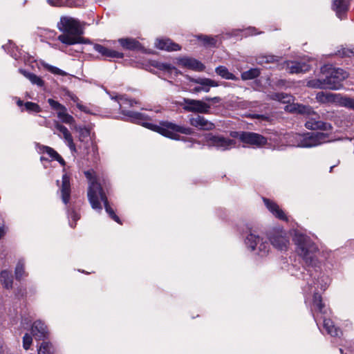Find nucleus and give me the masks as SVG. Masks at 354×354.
<instances>
[{
    "mask_svg": "<svg viewBox=\"0 0 354 354\" xmlns=\"http://www.w3.org/2000/svg\"><path fill=\"white\" fill-rule=\"evenodd\" d=\"M53 345L48 342H43L39 347L38 354H53Z\"/></svg>",
    "mask_w": 354,
    "mask_h": 354,
    "instance_id": "obj_39",
    "label": "nucleus"
},
{
    "mask_svg": "<svg viewBox=\"0 0 354 354\" xmlns=\"http://www.w3.org/2000/svg\"><path fill=\"white\" fill-rule=\"evenodd\" d=\"M329 140V134L322 132H312L306 134L300 140L299 147H313Z\"/></svg>",
    "mask_w": 354,
    "mask_h": 354,
    "instance_id": "obj_8",
    "label": "nucleus"
},
{
    "mask_svg": "<svg viewBox=\"0 0 354 354\" xmlns=\"http://www.w3.org/2000/svg\"><path fill=\"white\" fill-rule=\"evenodd\" d=\"M245 244L252 251L258 250V254L263 257L268 254L270 250V244L267 241H263V239L259 235L252 231L245 238Z\"/></svg>",
    "mask_w": 354,
    "mask_h": 354,
    "instance_id": "obj_6",
    "label": "nucleus"
},
{
    "mask_svg": "<svg viewBox=\"0 0 354 354\" xmlns=\"http://www.w3.org/2000/svg\"><path fill=\"white\" fill-rule=\"evenodd\" d=\"M84 175L89 182L87 196L92 208L95 210H102V207L100 199L103 202L105 210L109 216L116 223L122 224L120 218L115 214L114 210L110 206L106 194L102 185L98 182L95 171L93 170H88L84 171Z\"/></svg>",
    "mask_w": 354,
    "mask_h": 354,
    "instance_id": "obj_2",
    "label": "nucleus"
},
{
    "mask_svg": "<svg viewBox=\"0 0 354 354\" xmlns=\"http://www.w3.org/2000/svg\"><path fill=\"white\" fill-rule=\"evenodd\" d=\"M270 243L277 250H287L289 245V236L283 229H273L268 234Z\"/></svg>",
    "mask_w": 354,
    "mask_h": 354,
    "instance_id": "obj_7",
    "label": "nucleus"
},
{
    "mask_svg": "<svg viewBox=\"0 0 354 354\" xmlns=\"http://www.w3.org/2000/svg\"><path fill=\"white\" fill-rule=\"evenodd\" d=\"M156 46L160 49L167 51H177L181 49L179 44L174 42L170 39H157Z\"/></svg>",
    "mask_w": 354,
    "mask_h": 354,
    "instance_id": "obj_21",
    "label": "nucleus"
},
{
    "mask_svg": "<svg viewBox=\"0 0 354 354\" xmlns=\"http://www.w3.org/2000/svg\"><path fill=\"white\" fill-rule=\"evenodd\" d=\"M189 124L201 131H212L215 129V124L213 122L200 115L190 118Z\"/></svg>",
    "mask_w": 354,
    "mask_h": 354,
    "instance_id": "obj_14",
    "label": "nucleus"
},
{
    "mask_svg": "<svg viewBox=\"0 0 354 354\" xmlns=\"http://www.w3.org/2000/svg\"><path fill=\"white\" fill-rule=\"evenodd\" d=\"M197 38L203 42L205 47H215L216 45L217 39L214 37L200 35L197 36Z\"/></svg>",
    "mask_w": 354,
    "mask_h": 354,
    "instance_id": "obj_31",
    "label": "nucleus"
},
{
    "mask_svg": "<svg viewBox=\"0 0 354 354\" xmlns=\"http://www.w3.org/2000/svg\"><path fill=\"white\" fill-rule=\"evenodd\" d=\"M69 96L71 100H73L74 102H77V101L79 100V98L74 94L70 95Z\"/></svg>",
    "mask_w": 354,
    "mask_h": 354,
    "instance_id": "obj_57",
    "label": "nucleus"
},
{
    "mask_svg": "<svg viewBox=\"0 0 354 354\" xmlns=\"http://www.w3.org/2000/svg\"><path fill=\"white\" fill-rule=\"evenodd\" d=\"M49 5L57 7L71 6L72 0H47Z\"/></svg>",
    "mask_w": 354,
    "mask_h": 354,
    "instance_id": "obj_40",
    "label": "nucleus"
},
{
    "mask_svg": "<svg viewBox=\"0 0 354 354\" xmlns=\"http://www.w3.org/2000/svg\"><path fill=\"white\" fill-rule=\"evenodd\" d=\"M16 103H17V106L19 107L24 106V104H25L24 102V101L21 100L20 98H17Z\"/></svg>",
    "mask_w": 354,
    "mask_h": 354,
    "instance_id": "obj_56",
    "label": "nucleus"
},
{
    "mask_svg": "<svg viewBox=\"0 0 354 354\" xmlns=\"http://www.w3.org/2000/svg\"><path fill=\"white\" fill-rule=\"evenodd\" d=\"M44 67L49 72H50L53 74L59 75H62V76H64L66 75V72H64V71H62L55 66H50L49 64H46V65H44Z\"/></svg>",
    "mask_w": 354,
    "mask_h": 354,
    "instance_id": "obj_42",
    "label": "nucleus"
},
{
    "mask_svg": "<svg viewBox=\"0 0 354 354\" xmlns=\"http://www.w3.org/2000/svg\"><path fill=\"white\" fill-rule=\"evenodd\" d=\"M240 141L243 144L257 148L263 147L268 144L267 138L259 133L250 131H242Z\"/></svg>",
    "mask_w": 354,
    "mask_h": 354,
    "instance_id": "obj_10",
    "label": "nucleus"
},
{
    "mask_svg": "<svg viewBox=\"0 0 354 354\" xmlns=\"http://www.w3.org/2000/svg\"><path fill=\"white\" fill-rule=\"evenodd\" d=\"M263 203L268 209L278 219L288 221V217L285 212L279 207V206L274 201L263 198Z\"/></svg>",
    "mask_w": 354,
    "mask_h": 354,
    "instance_id": "obj_16",
    "label": "nucleus"
},
{
    "mask_svg": "<svg viewBox=\"0 0 354 354\" xmlns=\"http://www.w3.org/2000/svg\"><path fill=\"white\" fill-rule=\"evenodd\" d=\"M337 16L342 19L345 17L349 7V0H335L333 5Z\"/></svg>",
    "mask_w": 354,
    "mask_h": 354,
    "instance_id": "obj_22",
    "label": "nucleus"
},
{
    "mask_svg": "<svg viewBox=\"0 0 354 354\" xmlns=\"http://www.w3.org/2000/svg\"><path fill=\"white\" fill-rule=\"evenodd\" d=\"M56 183H57V185H59V180H57Z\"/></svg>",
    "mask_w": 354,
    "mask_h": 354,
    "instance_id": "obj_63",
    "label": "nucleus"
},
{
    "mask_svg": "<svg viewBox=\"0 0 354 354\" xmlns=\"http://www.w3.org/2000/svg\"><path fill=\"white\" fill-rule=\"evenodd\" d=\"M242 133V131H231L230 136L233 138H238L240 140V136Z\"/></svg>",
    "mask_w": 354,
    "mask_h": 354,
    "instance_id": "obj_50",
    "label": "nucleus"
},
{
    "mask_svg": "<svg viewBox=\"0 0 354 354\" xmlns=\"http://www.w3.org/2000/svg\"><path fill=\"white\" fill-rule=\"evenodd\" d=\"M77 108H78L80 110H81V111H84V106H82V105H81V104H77Z\"/></svg>",
    "mask_w": 354,
    "mask_h": 354,
    "instance_id": "obj_59",
    "label": "nucleus"
},
{
    "mask_svg": "<svg viewBox=\"0 0 354 354\" xmlns=\"http://www.w3.org/2000/svg\"><path fill=\"white\" fill-rule=\"evenodd\" d=\"M64 174L62 178V183L59 187L60 196L63 203L67 205L71 199V176L66 172V169H63Z\"/></svg>",
    "mask_w": 354,
    "mask_h": 354,
    "instance_id": "obj_12",
    "label": "nucleus"
},
{
    "mask_svg": "<svg viewBox=\"0 0 354 354\" xmlns=\"http://www.w3.org/2000/svg\"><path fill=\"white\" fill-rule=\"evenodd\" d=\"M115 100L119 103L121 113L124 116L128 117L130 122L141 124L167 138L173 140H180V136L178 134V133L185 135H192L194 133V130L190 127L180 126L168 121H161L159 124L149 122H147L149 118L146 115L139 112L126 110L127 107H132L138 104L137 101L128 99L124 95L116 96Z\"/></svg>",
    "mask_w": 354,
    "mask_h": 354,
    "instance_id": "obj_1",
    "label": "nucleus"
},
{
    "mask_svg": "<svg viewBox=\"0 0 354 354\" xmlns=\"http://www.w3.org/2000/svg\"><path fill=\"white\" fill-rule=\"evenodd\" d=\"M183 109L187 112L209 113L211 105L202 100L183 98Z\"/></svg>",
    "mask_w": 354,
    "mask_h": 354,
    "instance_id": "obj_9",
    "label": "nucleus"
},
{
    "mask_svg": "<svg viewBox=\"0 0 354 354\" xmlns=\"http://www.w3.org/2000/svg\"><path fill=\"white\" fill-rule=\"evenodd\" d=\"M71 218L74 220V221H77L80 219V216L75 211H72L71 213Z\"/></svg>",
    "mask_w": 354,
    "mask_h": 354,
    "instance_id": "obj_52",
    "label": "nucleus"
},
{
    "mask_svg": "<svg viewBox=\"0 0 354 354\" xmlns=\"http://www.w3.org/2000/svg\"><path fill=\"white\" fill-rule=\"evenodd\" d=\"M335 167V165H333V166H331V167H330V171H329L330 173H331V172H333V169H334V167Z\"/></svg>",
    "mask_w": 354,
    "mask_h": 354,
    "instance_id": "obj_61",
    "label": "nucleus"
},
{
    "mask_svg": "<svg viewBox=\"0 0 354 354\" xmlns=\"http://www.w3.org/2000/svg\"><path fill=\"white\" fill-rule=\"evenodd\" d=\"M31 333L36 339H44L48 335L47 327L41 320H37L32 326Z\"/></svg>",
    "mask_w": 354,
    "mask_h": 354,
    "instance_id": "obj_19",
    "label": "nucleus"
},
{
    "mask_svg": "<svg viewBox=\"0 0 354 354\" xmlns=\"http://www.w3.org/2000/svg\"><path fill=\"white\" fill-rule=\"evenodd\" d=\"M158 68L160 70L165 71H167L169 73H172L174 71H177V69L174 66H173L170 64H167V63H161V64H160L158 66Z\"/></svg>",
    "mask_w": 354,
    "mask_h": 354,
    "instance_id": "obj_43",
    "label": "nucleus"
},
{
    "mask_svg": "<svg viewBox=\"0 0 354 354\" xmlns=\"http://www.w3.org/2000/svg\"><path fill=\"white\" fill-rule=\"evenodd\" d=\"M290 95H288L283 93H275L271 96V98L274 100H277L283 103L289 102L290 100Z\"/></svg>",
    "mask_w": 354,
    "mask_h": 354,
    "instance_id": "obj_38",
    "label": "nucleus"
},
{
    "mask_svg": "<svg viewBox=\"0 0 354 354\" xmlns=\"http://www.w3.org/2000/svg\"><path fill=\"white\" fill-rule=\"evenodd\" d=\"M287 70L290 74L305 73L310 70V66L303 62H288L287 63Z\"/></svg>",
    "mask_w": 354,
    "mask_h": 354,
    "instance_id": "obj_18",
    "label": "nucleus"
},
{
    "mask_svg": "<svg viewBox=\"0 0 354 354\" xmlns=\"http://www.w3.org/2000/svg\"><path fill=\"white\" fill-rule=\"evenodd\" d=\"M261 74V71L257 68H250L248 71L241 73V79L243 80H250L258 77Z\"/></svg>",
    "mask_w": 354,
    "mask_h": 354,
    "instance_id": "obj_30",
    "label": "nucleus"
},
{
    "mask_svg": "<svg viewBox=\"0 0 354 354\" xmlns=\"http://www.w3.org/2000/svg\"><path fill=\"white\" fill-rule=\"evenodd\" d=\"M15 279L18 281H20L25 277L26 272L24 268V263L23 261H19L15 270Z\"/></svg>",
    "mask_w": 354,
    "mask_h": 354,
    "instance_id": "obj_32",
    "label": "nucleus"
},
{
    "mask_svg": "<svg viewBox=\"0 0 354 354\" xmlns=\"http://www.w3.org/2000/svg\"><path fill=\"white\" fill-rule=\"evenodd\" d=\"M206 141L208 145L212 147H215L222 151L229 150L234 147L235 140L230 138H225L222 136H215L209 133L205 137Z\"/></svg>",
    "mask_w": 354,
    "mask_h": 354,
    "instance_id": "obj_11",
    "label": "nucleus"
},
{
    "mask_svg": "<svg viewBox=\"0 0 354 354\" xmlns=\"http://www.w3.org/2000/svg\"><path fill=\"white\" fill-rule=\"evenodd\" d=\"M0 279L2 284L6 289L12 288L13 277L11 272L8 270H3L0 273Z\"/></svg>",
    "mask_w": 354,
    "mask_h": 354,
    "instance_id": "obj_25",
    "label": "nucleus"
},
{
    "mask_svg": "<svg viewBox=\"0 0 354 354\" xmlns=\"http://www.w3.org/2000/svg\"><path fill=\"white\" fill-rule=\"evenodd\" d=\"M6 228L4 225L0 226V240L6 235Z\"/></svg>",
    "mask_w": 354,
    "mask_h": 354,
    "instance_id": "obj_51",
    "label": "nucleus"
},
{
    "mask_svg": "<svg viewBox=\"0 0 354 354\" xmlns=\"http://www.w3.org/2000/svg\"><path fill=\"white\" fill-rule=\"evenodd\" d=\"M324 328L326 329V332L333 337H336L339 335V333L340 332L339 329L336 328L333 322L330 319H324L323 321Z\"/></svg>",
    "mask_w": 354,
    "mask_h": 354,
    "instance_id": "obj_27",
    "label": "nucleus"
},
{
    "mask_svg": "<svg viewBox=\"0 0 354 354\" xmlns=\"http://www.w3.org/2000/svg\"><path fill=\"white\" fill-rule=\"evenodd\" d=\"M319 115H310L305 123V127L310 130H322L330 131L332 126L330 123L323 122L319 120Z\"/></svg>",
    "mask_w": 354,
    "mask_h": 354,
    "instance_id": "obj_13",
    "label": "nucleus"
},
{
    "mask_svg": "<svg viewBox=\"0 0 354 354\" xmlns=\"http://www.w3.org/2000/svg\"><path fill=\"white\" fill-rule=\"evenodd\" d=\"M339 102L342 106L354 110V98L346 96L341 97Z\"/></svg>",
    "mask_w": 354,
    "mask_h": 354,
    "instance_id": "obj_35",
    "label": "nucleus"
},
{
    "mask_svg": "<svg viewBox=\"0 0 354 354\" xmlns=\"http://www.w3.org/2000/svg\"><path fill=\"white\" fill-rule=\"evenodd\" d=\"M216 73L221 76L222 78L225 80H230L236 81L239 78L235 76L233 73L230 72L228 69L224 66H219L215 69Z\"/></svg>",
    "mask_w": 354,
    "mask_h": 354,
    "instance_id": "obj_26",
    "label": "nucleus"
},
{
    "mask_svg": "<svg viewBox=\"0 0 354 354\" xmlns=\"http://www.w3.org/2000/svg\"><path fill=\"white\" fill-rule=\"evenodd\" d=\"M321 72L322 76L308 81V86L314 88L338 90L342 86V82L348 77L344 70L326 66L322 68Z\"/></svg>",
    "mask_w": 354,
    "mask_h": 354,
    "instance_id": "obj_3",
    "label": "nucleus"
},
{
    "mask_svg": "<svg viewBox=\"0 0 354 354\" xmlns=\"http://www.w3.org/2000/svg\"><path fill=\"white\" fill-rule=\"evenodd\" d=\"M205 100L207 102H212L213 103H218L221 102V99L219 97H206L205 98Z\"/></svg>",
    "mask_w": 354,
    "mask_h": 354,
    "instance_id": "obj_48",
    "label": "nucleus"
},
{
    "mask_svg": "<svg viewBox=\"0 0 354 354\" xmlns=\"http://www.w3.org/2000/svg\"><path fill=\"white\" fill-rule=\"evenodd\" d=\"M339 351L342 354H343V350L342 348H339Z\"/></svg>",
    "mask_w": 354,
    "mask_h": 354,
    "instance_id": "obj_62",
    "label": "nucleus"
},
{
    "mask_svg": "<svg viewBox=\"0 0 354 354\" xmlns=\"http://www.w3.org/2000/svg\"><path fill=\"white\" fill-rule=\"evenodd\" d=\"M40 160H41V161H48V159L45 158V157H44V156H41L40 158Z\"/></svg>",
    "mask_w": 354,
    "mask_h": 354,
    "instance_id": "obj_60",
    "label": "nucleus"
},
{
    "mask_svg": "<svg viewBox=\"0 0 354 354\" xmlns=\"http://www.w3.org/2000/svg\"><path fill=\"white\" fill-rule=\"evenodd\" d=\"M187 79L194 83L201 85V89L203 91L209 92L210 87H216L218 86V84L215 80H213L209 78H194L189 76H187Z\"/></svg>",
    "mask_w": 354,
    "mask_h": 354,
    "instance_id": "obj_20",
    "label": "nucleus"
},
{
    "mask_svg": "<svg viewBox=\"0 0 354 354\" xmlns=\"http://www.w3.org/2000/svg\"><path fill=\"white\" fill-rule=\"evenodd\" d=\"M59 30L64 32L58 36V40L66 45L75 44H87L89 40L80 37L83 34V29L80 21L70 17H62L57 24Z\"/></svg>",
    "mask_w": 354,
    "mask_h": 354,
    "instance_id": "obj_4",
    "label": "nucleus"
},
{
    "mask_svg": "<svg viewBox=\"0 0 354 354\" xmlns=\"http://www.w3.org/2000/svg\"><path fill=\"white\" fill-rule=\"evenodd\" d=\"M118 42L125 50H138L142 48L141 44L133 38H121L118 39Z\"/></svg>",
    "mask_w": 354,
    "mask_h": 354,
    "instance_id": "obj_24",
    "label": "nucleus"
},
{
    "mask_svg": "<svg viewBox=\"0 0 354 354\" xmlns=\"http://www.w3.org/2000/svg\"><path fill=\"white\" fill-rule=\"evenodd\" d=\"M20 71L26 78H28L31 82L32 84H36L39 87H41L44 85V80L37 75L24 70H20Z\"/></svg>",
    "mask_w": 354,
    "mask_h": 354,
    "instance_id": "obj_28",
    "label": "nucleus"
},
{
    "mask_svg": "<svg viewBox=\"0 0 354 354\" xmlns=\"http://www.w3.org/2000/svg\"><path fill=\"white\" fill-rule=\"evenodd\" d=\"M57 117L64 122L68 124H73L75 120L74 118L67 113V111L64 113H57Z\"/></svg>",
    "mask_w": 354,
    "mask_h": 354,
    "instance_id": "obj_37",
    "label": "nucleus"
},
{
    "mask_svg": "<svg viewBox=\"0 0 354 354\" xmlns=\"http://www.w3.org/2000/svg\"><path fill=\"white\" fill-rule=\"evenodd\" d=\"M48 103L50 106L51 109L56 111L57 108L62 107V104H60L59 102L55 101V100L52 98H49L48 100Z\"/></svg>",
    "mask_w": 354,
    "mask_h": 354,
    "instance_id": "obj_46",
    "label": "nucleus"
},
{
    "mask_svg": "<svg viewBox=\"0 0 354 354\" xmlns=\"http://www.w3.org/2000/svg\"><path fill=\"white\" fill-rule=\"evenodd\" d=\"M55 160H57L63 167L66 165L65 160L62 158V157L60 155Z\"/></svg>",
    "mask_w": 354,
    "mask_h": 354,
    "instance_id": "obj_53",
    "label": "nucleus"
},
{
    "mask_svg": "<svg viewBox=\"0 0 354 354\" xmlns=\"http://www.w3.org/2000/svg\"><path fill=\"white\" fill-rule=\"evenodd\" d=\"M298 254L302 257L307 267H316L317 259L315 253L318 249L311 239L302 234H296L294 238Z\"/></svg>",
    "mask_w": 354,
    "mask_h": 354,
    "instance_id": "obj_5",
    "label": "nucleus"
},
{
    "mask_svg": "<svg viewBox=\"0 0 354 354\" xmlns=\"http://www.w3.org/2000/svg\"><path fill=\"white\" fill-rule=\"evenodd\" d=\"M313 303L314 307L320 313H325V304L322 302V297L319 292H314Z\"/></svg>",
    "mask_w": 354,
    "mask_h": 354,
    "instance_id": "obj_29",
    "label": "nucleus"
},
{
    "mask_svg": "<svg viewBox=\"0 0 354 354\" xmlns=\"http://www.w3.org/2000/svg\"><path fill=\"white\" fill-rule=\"evenodd\" d=\"M32 342V338L31 335L28 333H26L23 337V347L25 350L29 349L31 344Z\"/></svg>",
    "mask_w": 354,
    "mask_h": 354,
    "instance_id": "obj_44",
    "label": "nucleus"
},
{
    "mask_svg": "<svg viewBox=\"0 0 354 354\" xmlns=\"http://www.w3.org/2000/svg\"><path fill=\"white\" fill-rule=\"evenodd\" d=\"M335 95L332 93H325L323 91L317 94L316 98L319 102L322 103L329 102L334 100Z\"/></svg>",
    "mask_w": 354,
    "mask_h": 354,
    "instance_id": "obj_33",
    "label": "nucleus"
},
{
    "mask_svg": "<svg viewBox=\"0 0 354 354\" xmlns=\"http://www.w3.org/2000/svg\"><path fill=\"white\" fill-rule=\"evenodd\" d=\"M25 110L29 113H39L41 109L37 103L32 102H26L24 104Z\"/></svg>",
    "mask_w": 354,
    "mask_h": 354,
    "instance_id": "obj_36",
    "label": "nucleus"
},
{
    "mask_svg": "<svg viewBox=\"0 0 354 354\" xmlns=\"http://www.w3.org/2000/svg\"><path fill=\"white\" fill-rule=\"evenodd\" d=\"M248 30L250 31L251 35H257L260 32H257V29L254 27H250L248 28Z\"/></svg>",
    "mask_w": 354,
    "mask_h": 354,
    "instance_id": "obj_55",
    "label": "nucleus"
},
{
    "mask_svg": "<svg viewBox=\"0 0 354 354\" xmlns=\"http://www.w3.org/2000/svg\"><path fill=\"white\" fill-rule=\"evenodd\" d=\"M66 111H67V109H66V106H64L63 104H62V107L57 108V109L56 110L57 113H64Z\"/></svg>",
    "mask_w": 354,
    "mask_h": 354,
    "instance_id": "obj_54",
    "label": "nucleus"
},
{
    "mask_svg": "<svg viewBox=\"0 0 354 354\" xmlns=\"http://www.w3.org/2000/svg\"><path fill=\"white\" fill-rule=\"evenodd\" d=\"M178 63L179 65L185 68L198 72L204 71L205 68L204 64H202L201 62L194 58L191 57L180 58L178 60Z\"/></svg>",
    "mask_w": 354,
    "mask_h": 354,
    "instance_id": "obj_17",
    "label": "nucleus"
},
{
    "mask_svg": "<svg viewBox=\"0 0 354 354\" xmlns=\"http://www.w3.org/2000/svg\"><path fill=\"white\" fill-rule=\"evenodd\" d=\"M55 128L62 133L63 138L67 142L68 146L72 151H76L75 145L73 142V139L71 133L68 129L64 125L59 122L55 123Z\"/></svg>",
    "mask_w": 354,
    "mask_h": 354,
    "instance_id": "obj_23",
    "label": "nucleus"
},
{
    "mask_svg": "<svg viewBox=\"0 0 354 354\" xmlns=\"http://www.w3.org/2000/svg\"><path fill=\"white\" fill-rule=\"evenodd\" d=\"M265 62L266 63H273L277 61V57L274 55H268L265 57Z\"/></svg>",
    "mask_w": 354,
    "mask_h": 354,
    "instance_id": "obj_49",
    "label": "nucleus"
},
{
    "mask_svg": "<svg viewBox=\"0 0 354 354\" xmlns=\"http://www.w3.org/2000/svg\"><path fill=\"white\" fill-rule=\"evenodd\" d=\"M41 149L43 152L46 153L53 160H56L57 158L59 156V154L54 149L48 146H42Z\"/></svg>",
    "mask_w": 354,
    "mask_h": 354,
    "instance_id": "obj_41",
    "label": "nucleus"
},
{
    "mask_svg": "<svg viewBox=\"0 0 354 354\" xmlns=\"http://www.w3.org/2000/svg\"><path fill=\"white\" fill-rule=\"evenodd\" d=\"M339 55L342 57H351L354 55V48L348 49V48H342L341 50H339Z\"/></svg>",
    "mask_w": 354,
    "mask_h": 354,
    "instance_id": "obj_45",
    "label": "nucleus"
},
{
    "mask_svg": "<svg viewBox=\"0 0 354 354\" xmlns=\"http://www.w3.org/2000/svg\"><path fill=\"white\" fill-rule=\"evenodd\" d=\"M295 109L299 113L306 114L308 117H310L311 115L317 116V113L314 112L312 108L309 106L297 104V106L295 108Z\"/></svg>",
    "mask_w": 354,
    "mask_h": 354,
    "instance_id": "obj_34",
    "label": "nucleus"
},
{
    "mask_svg": "<svg viewBox=\"0 0 354 354\" xmlns=\"http://www.w3.org/2000/svg\"><path fill=\"white\" fill-rule=\"evenodd\" d=\"M201 91H202L201 85H200L198 86H196L193 88V92H194V93H199Z\"/></svg>",
    "mask_w": 354,
    "mask_h": 354,
    "instance_id": "obj_58",
    "label": "nucleus"
},
{
    "mask_svg": "<svg viewBox=\"0 0 354 354\" xmlns=\"http://www.w3.org/2000/svg\"><path fill=\"white\" fill-rule=\"evenodd\" d=\"M26 290L25 288H22L18 289L16 292V295L19 298H23L24 297L26 296Z\"/></svg>",
    "mask_w": 354,
    "mask_h": 354,
    "instance_id": "obj_47",
    "label": "nucleus"
},
{
    "mask_svg": "<svg viewBox=\"0 0 354 354\" xmlns=\"http://www.w3.org/2000/svg\"><path fill=\"white\" fill-rule=\"evenodd\" d=\"M93 48L101 55L104 59L111 60V59H122L124 57L122 53L112 50L99 44H95Z\"/></svg>",
    "mask_w": 354,
    "mask_h": 354,
    "instance_id": "obj_15",
    "label": "nucleus"
}]
</instances>
